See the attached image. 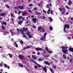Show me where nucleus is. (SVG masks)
I'll list each match as a JSON object with an SVG mask.
<instances>
[{"instance_id":"nucleus-1","label":"nucleus","mask_w":73,"mask_h":73,"mask_svg":"<svg viewBox=\"0 0 73 73\" xmlns=\"http://www.w3.org/2000/svg\"><path fill=\"white\" fill-rule=\"evenodd\" d=\"M62 48V52L64 54H66L68 52V47H64L63 46H61Z\"/></svg>"},{"instance_id":"nucleus-2","label":"nucleus","mask_w":73,"mask_h":73,"mask_svg":"<svg viewBox=\"0 0 73 73\" xmlns=\"http://www.w3.org/2000/svg\"><path fill=\"white\" fill-rule=\"evenodd\" d=\"M64 29H63V31L64 33H67V31L66 30V28H67V29H69V28H70V25L68 24H65L64 25Z\"/></svg>"},{"instance_id":"nucleus-3","label":"nucleus","mask_w":73,"mask_h":73,"mask_svg":"<svg viewBox=\"0 0 73 73\" xmlns=\"http://www.w3.org/2000/svg\"><path fill=\"white\" fill-rule=\"evenodd\" d=\"M19 30L21 33L22 34V35L23 37L24 38H25L27 39V38H27V36L26 35H25V33L23 32V30H22V29H20Z\"/></svg>"},{"instance_id":"nucleus-4","label":"nucleus","mask_w":73,"mask_h":73,"mask_svg":"<svg viewBox=\"0 0 73 73\" xmlns=\"http://www.w3.org/2000/svg\"><path fill=\"white\" fill-rule=\"evenodd\" d=\"M23 6H24V5H23V6H19L18 7H16L15 8H17V9H21V10H23V9H24V7Z\"/></svg>"},{"instance_id":"nucleus-5","label":"nucleus","mask_w":73,"mask_h":73,"mask_svg":"<svg viewBox=\"0 0 73 73\" xmlns=\"http://www.w3.org/2000/svg\"><path fill=\"white\" fill-rule=\"evenodd\" d=\"M47 34L46 33H45L44 34V37H41L40 39V40H43L44 39H46V35Z\"/></svg>"},{"instance_id":"nucleus-6","label":"nucleus","mask_w":73,"mask_h":73,"mask_svg":"<svg viewBox=\"0 0 73 73\" xmlns=\"http://www.w3.org/2000/svg\"><path fill=\"white\" fill-rule=\"evenodd\" d=\"M20 60H24V56L20 54L18 56Z\"/></svg>"},{"instance_id":"nucleus-7","label":"nucleus","mask_w":73,"mask_h":73,"mask_svg":"<svg viewBox=\"0 0 73 73\" xmlns=\"http://www.w3.org/2000/svg\"><path fill=\"white\" fill-rule=\"evenodd\" d=\"M35 50L36 51H42V49L41 48L37 47L35 48Z\"/></svg>"},{"instance_id":"nucleus-8","label":"nucleus","mask_w":73,"mask_h":73,"mask_svg":"<svg viewBox=\"0 0 73 73\" xmlns=\"http://www.w3.org/2000/svg\"><path fill=\"white\" fill-rule=\"evenodd\" d=\"M42 69L45 73H47V69H46V67L45 66L44 67H42Z\"/></svg>"},{"instance_id":"nucleus-9","label":"nucleus","mask_w":73,"mask_h":73,"mask_svg":"<svg viewBox=\"0 0 73 73\" xmlns=\"http://www.w3.org/2000/svg\"><path fill=\"white\" fill-rule=\"evenodd\" d=\"M38 20L37 19L35 18H33L32 19L33 21V23L36 24V21H37V20Z\"/></svg>"},{"instance_id":"nucleus-10","label":"nucleus","mask_w":73,"mask_h":73,"mask_svg":"<svg viewBox=\"0 0 73 73\" xmlns=\"http://www.w3.org/2000/svg\"><path fill=\"white\" fill-rule=\"evenodd\" d=\"M22 15L23 16H27V13L23 12L22 13Z\"/></svg>"},{"instance_id":"nucleus-11","label":"nucleus","mask_w":73,"mask_h":73,"mask_svg":"<svg viewBox=\"0 0 73 73\" xmlns=\"http://www.w3.org/2000/svg\"><path fill=\"white\" fill-rule=\"evenodd\" d=\"M68 5H69V6H70L71 4H72V2L71 1L69 0L68 2Z\"/></svg>"},{"instance_id":"nucleus-12","label":"nucleus","mask_w":73,"mask_h":73,"mask_svg":"<svg viewBox=\"0 0 73 73\" xmlns=\"http://www.w3.org/2000/svg\"><path fill=\"white\" fill-rule=\"evenodd\" d=\"M44 63L46 65H48L49 66V65H50V64L49 62H48L47 61H45V62H44Z\"/></svg>"},{"instance_id":"nucleus-13","label":"nucleus","mask_w":73,"mask_h":73,"mask_svg":"<svg viewBox=\"0 0 73 73\" xmlns=\"http://www.w3.org/2000/svg\"><path fill=\"white\" fill-rule=\"evenodd\" d=\"M26 34L28 36H29V35H31V32L29 31H28L27 33H26Z\"/></svg>"},{"instance_id":"nucleus-14","label":"nucleus","mask_w":73,"mask_h":73,"mask_svg":"<svg viewBox=\"0 0 73 73\" xmlns=\"http://www.w3.org/2000/svg\"><path fill=\"white\" fill-rule=\"evenodd\" d=\"M5 13H2L0 14V16H3V17H4V16H5Z\"/></svg>"},{"instance_id":"nucleus-15","label":"nucleus","mask_w":73,"mask_h":73,"mask_svg":"<svg viewBox=\"0 0 73 73\" xmlns=\"http://www.w3.org/2000/svg\"><path fill=\"white\" fill-rule=\"evenodd\" d=\"M69 51H71L72 52H73V48L70 47L68 48Z\"/></svg>"},{"instance_id":"nucleus-16","label":"nucleus","mask_w":73,"mask_h":73,"mask_svg":"<svg viewBox=\"0 0 73 73\" xmlns=\"http://www.w3.org/2000/svg\"><path fill=\"white\" fill-rule=\"evenodd\" d=\"M23 23V21H22V20H21L19 21L18 22V24H19V25H21V24Z\"/></svg>"},{"instance_id":"nucleus-17","label":"nucleus","mask_w":73,"mask_h":73,"mask_svg":"<svg viewBox=\"0 0 73 73\" xmlns=\"http://www.w3.org/2000/svg\"><path fill=\"white\" fill-rule=\"evenodd\" d=\"M2 25H4L5 26L7 25V23L5 22V21H3L2 23H1Z\"/></svg>"},{"instance_id":"nucleus-18","label":"nucleus","mask_w":73,"mask_h":73,"mask_svg":"<svg viewBox=\"0 0 73 73\" xmlns=\"http://www.w3.org/2000/svg\"><path fill=\"white\" fill-rule=\"evenodd\" d=\"M23 32H25V31L28 30V28L25 29V28L24 27L23 28Z\"/></svg>"},{"instance_id":"nucleus-19","label":"nucleus","mask_w":73,"mask_h":73,"mask_svg":"<svg viewBox=\"0 0 73 73\" xmlns=\"http://www.w3.org/2000/svg\"><path fill=\"white\" fill-rule=\"evenodd\" d=\"M44 60V58H42V59H41V58H39L38 59V61H43Z\"/></svg>"},{"instance_id":"nucleus-20","label":"nucleus","mask_w":73,"mask_h":73,"mask_svg":"<svg viewBox=\"0 0 73 73\" xmlns=\"http://www.w3.org/2000/svg\"><path fill=\"white\" fill-rule=\"evenodd\" d=\"M50 7H49V9L47 11V14H48V15H49L50 14Z\"/></svg>"},{"instance_id":"nucleus-21","label":"nucleus","mask_w":73,"mask_h":73,"mask_svg":"<svg viewBox=\"0 0 73 73\" xmlns=\"http://www.w3.org/2000/svg\"><path fill=\"white\" fill-rule=\"evenodd\" d=\"M40 18L41 19H42V20H45L46 19V18L44 16H40Z\"/></svg>"},{"instance_id":"nucleus-22","label":"nucleus","mask_w":73,"mask_h":73,"mask_svg":"<svg viewBox=\"0 0 73 73\" xmlns=\"http://www.w3.org/2000/svg\"><path fill=\"white\" fill-rule=\"evenodd\" d=\"M19 42H20L21 44V45H23V43H24V42H23V40H19Z\"/></svg>"},{"instance_id":"nucleus-23","label":"nucleus","mask_w":73,"mask_h":73,"mask_svg":"<svg viewBox=\"0 0 73 73\" xmlns=\"http://www.w3.org/2000/svg\"><path fill=\"white\" fill-rule=\"evenodd\" d=\"M49 18L50 23H51V22H52V21H53V19H52V18L50 17H49Z\"/></svg>"},{"instance_id":"nucleus-24","label":"nucleus","mask_w":73,"mask_h":73,"mask_svg":"<svg viewBox=\"0 0 73 73\" xmlns=\"http://www.w3.org/2000/svg\"><path fill=\"white\" fill-rule=\"evenodd\" d=\"M18 64L19 65V66H20L21 68H22V67H24L23 65L20 64V63H18Z\"/></svg>"},{"instance_id":"nucleus-25","label":"nucleus","mask_w":73,"mask_h":73,"mask_svg":"<svg viewBox=\"0 0 73 73\" xmlns=\"http://www.w3.org/2000/svg\"><path fill=\"white\" fill-rule=\"evenodd\" d=\"M63 58H64V59H66V55L64 54H63Z\"/></svg>"},{"instance_id":"nucleus-26","label":"nucleus","mask_w":73,"mask_h":73,"mask_svg":"<svg viewBox=\"0 0 73 73\" xmlns=\"http://www.w3.org/2000/svg\"><path fill=\"white\" fill-rule=\"evenodd\" d=\"M1 28L3 30H5V27L3 25L2 26Z\"/></svg>"},{"instance_id":"nucleus-27","label":"nucleus","mask_w":73,"mask_h":73,"mask_svg":"<svg viewBox=\"0 0 73 73\" xmlns=\"http://www.w3.org/2000/svg\"><path fill=\"white\" fill-rule=\"evenodd\" d=\"M8 55H9L10 58H12L13 57V56H12V54H8Z\"/></svg>"},{"instance_id":"nucleus-28","label":"nucleus","mask_w":73,"mask_h":73,"mask_svg":"<svg viewBox=\"0 0 73 73\" xmlns=\"http://www.w3.org/2000/svg\"><path fill=\"white\" fill-rule=\"evenodd\" d=\"M30 61H32L33 62H34L35 64L36 63V62H35V61H34V60H33L32 59H30Z\"/></svg>"},{"instance_id":"nucleus-29","label":"nucleus","mask_w":73,"mask_h":73,"mask_svg":"<svg viewBox=\"0 0 73 73\" xmlns=\"http://www.w3.org/2000/svg\"><path fill=\"white\" fill-rule=\"evenodd\" d=\"M45 49L46 50L47 52H49V49L48 48V47H45Z\"/></svg>"},{"instance_id":"nucleus-30","label":"nucleus","mask_w":73,"mask_h":73,"mask_svg":"<svg viewBox=\"0 0 73 73\" xmlns=\"http://www.w3.org/2000/svg\"><path fill=\"white\" fill-rule=\"evenodd\" d=\"M23 17L21 16H19V17L18 18V19H19V20H21L22 18H23Z\"/></svg>"},{"instance_id":"nucleus-31","label":"nucleus","mask_w":73,"mask_h":73,"mask_svg":"<svg viewBox=\"0 0 73 73\" xmlns=\"http://www.w3.org/2000/svg\"><path fill=\"white\" fill-rule=\"evenodd\" d=\"M42 27H38V31H40V30H41V29Z\"/></svg>"},{"instance_id":"nucleus-32","label":"nucleus","mask_w":73,"mask_h":73,"mask_svg":"<svg viewBox=\"0 0 73 73\" xmlns=\"http://www.w3.org/2000/svg\"><path fill=\"white\" fill-rule=\"evenodd\" d=\"M4 66L5 68H7V66H8V65H7L6 64H4Z\"/></svg>"},{"instance_id":"nucleus-33","label":"nucleus","mask_w":73,"mask_h":73,"mask_svg":"<svg viewBox=\"0 0 73 73\" xmlns=\"http://www.w3.org/2000/svg\"><path fill=\"white\" fill-rule=\"evenodd\" d=\"M5 5H6V7L7 8H10V7H9V6H8V5L6 4Z\"/></svg>"},{"instance_id":"nucleus-34","label":"nucleus","mask_w":73,"mask_h":73,"mask_svg":"<svg viewBox=\"0 0 73 73\" xmlns=\"http://www.w3.org/2000/svg\"><path fill=\"white\" fill-rule=\"evenodd\" d=\"M49 28L50 31H52L53 30V27L52 26H50Z\"/></svg>"},{"instance_id":"nucleus-35","label":"nucleus","mask_w":73,"mask_h":73,"mask_svg":"<svg viewBox=\"0 0 73 73\" xmlns=\"http://www.w3.org/2000/svg\"><path fill=\"white\" fill-rule=\"evenodd\" d=\"M50 71H51V72H52V73H53V72H53V69H52L51 68H50Z\"/></svg>"},{"instance_id":"nucleus-36","label":"nucleus","mask_w":73,"mask_h":73,"mask_svg":"<svg viewBox=\"0 0 73 73\" xmlns=\"http://www.w3.org/2000/svg\"><path fill=\"white\" fill-rule=\"evenodd\" d=\"M35 64H36V65H37L38 66L39 68L41 67V66L39 65L38 63H37V62H36Z\"/></svg>"},{"instance_id":"nucleus-37","label":"nucleus","mask_w":73,"mask_h":73,"mask_svg":"<svg viewBox=\"0 0 73 73\" xmlns=\"http://www.w3.org/2000/svg\"><path fill=\"white\" fill-rule=\"evenodd\" d=\"M66 8L67 9H70V8L67 5L66 6Z\"/></svg>"},{"instance_id":"nucleus-38","label":"nucleus","mask_w":73,"mask_h":73,"mask_svg":"<svg viewBox=\"0 0 73 73\" xmlns=\"http://www.w3.org/2000/svg\"><path fill=\"white\" fill-rule=\"evenodd\" d=\"M48 53H53V51L51 50H49V51H48Z\"/></svg>"},{"instance_id":"nucleus-39","label":"nucleus","mask_w":73,"mask_h":73,"mask_svg":"<svg viewBox=\"0 0 73 73\" xmlns=\"http://www.w3.org/2000/svg\"><path fill=\"white\" fill-rule=\"evenodd\" d=\"M29 36V38H32V35H29V36Z\"/></svg>"},{"instance_id":"nucleus-40","label":"nucleus","mask_w":73,"mask_h":73,"mask_svg":"<svg viewBox=\"0 0 73 73\" xmlns=\"http://www.w3.org/2000/svg\"><path fill=\"white\" fill-rule=\"evenodd\" d=\"M29 5V7H33V4L32 3L30 4Z\"/></svg>"},{"instance_id":"nucleus-41","label":"nucleus","mask_w":73,"mask_h":73,"mask_svg":"<svg viewBox=\"0 0 73 73\" xmlns=\"http://www.w3.org/2000/svg\"><path fill=\"white\" fill-rule=\"evenodd\" d=\"M38 9V8H34L33 10H34V11H36V10H37Z\"/></svg>"},{"instance_id":"nucleus-42","label":"nucleus","mask_w":73,"mask_h":73,"mask_svg":"<svg viewBox=\"0 0 73 73\" xmlns=\"http://www.w3.org/2000/svg\"><path fill=\"white\" fill-rule=\"evenodd\" d=\"M31 25V23H30L29 24H27V26H30V27L33 26V25Z\"/></svg>"},{"instance_id":"nucleus-43","label":"nucleus","mask_w":73,"mask_h":73,"mask_svg":"<svg viewBox=\"0 0 73 73\" xmlns=\"http://www.w3.org/2000/svg\"><path fill=\"white\" fill-rule=\"evenodd\" d=\"M34 68L35 69H37V68H38V67H37V66L36 65L35 66Z\"/></svg>"},{"instance_id":"nucleus-44","label":"nucleus","mask_w":73,"mask_h":73,"mask_svg":"<svg viewBox=\"0 0 73 73\" xmlns=\"http://www.w3.org/2000/svg\"><path fill=\"white\" fill-rule=\"evenodd\" d=\"M32 58L33 59H34V58H35V56L34 55H32Z\"/></svg>"},{"instance_id":"nucleus-45","label":"nucleus","mask_w":73,"mask_h":73,"mask_svg":"<svg viewBox=\"0 0 73 73\" xmlns=\"http://www.w3.org/2000/svg\"><path fill=\"white\" fill-rule=\"evenodd\" d=\"M49 7V5L48 4H47L46 5V7L47 8H48L49 9V8H50V7Z\"/></svg>"},{"instance_id":"nucleus-46","label":"nucleus","mask_w":73,"mask_h":73,"mask_svg":"<svg viewBox=\"0 0 73 73\" xmlns=\"http://www.w3.org/2000/svg\"><path fill=\"white\" fill-rule=\"evenodd\" d=\"M33 27L34 29H36V26H35L34 25H33Z\"/></svg>"},{"instance_id":"nucleus-47","label":"nucleus","mask_w":73,"mask_h":73,"mask_svg":"<svg viewBox=\"0 0 73 73\" xmlns=\"http://www.w3.org/2000/svg\"><path fill=\"white\" fill-rule=\"evenodd\" d=\"M62 10L63 11H65V8H62Z\"/></svg>"},{"instance_id":"nucleus-48","label":"nucleus","mask_w":73,"mask_h":73,"mask_svg":"<svg viewBox=\"0 0 73 73\" xmlns=\"http://www.w3.org/2000/svg\"><path fill=\"white\" fill-rule=\"evenodd\" d=\"M30 23V22H29V21H27L26 23V24H28V23Z\"/></svg>"},{"instance_id":"nucleus-49","label":"nucleus","mask_w":73,"mask_h":73,"mask_svg":"<svg viewBox=\"0 0 73 73\" xmlns=\"http://www.w3.org/2000/svg\"><path fill=\"white\" fill-rule=\"evenodd\" d=\"M32 54H36V52L35 51H33L32 52Z\"/></svg>"},{"instance_id":"nucleus-50","label":"nucleus","mask_w":73,"mask_h":73,"mask_svg":"<svg viewBox=\"0 0 73 73\" xmlns=\"http://www.w3.org/2000/svg\"><path fill=\"white\" fill-rule=\"evenodd\" d=\"M18 14L19 15H20V14H21V12L20 11H18Z\"/></svg>"},{"instance_id":"nucleus-51","label":"nucleus","mask_w":73,"mask_h":73,"mask_svg":"<svg viewBox=\"0 0 73 73\" xmlns=\"http://www.w3.org/2000/svg\"><path fill=\"white\" fill-rule=\"evenodd\" d=\"M7 68L8 69H10V67L8 65H7Z\"/></svg>"},{"instance_id":"nucleus-52","label":"nucleus","mask_w":73,"mask_h":73,"mask_svg":"<svg viewBox=\"0 0 73 73\" xmlns=\"http://www.w3.org/2000/svg\"><path fill=\"white\" fill-rule=\"evenodd\" d=\"M50 13L51 14H53V11H50Z\"/></svg>"},{"instance_id":"nucleus-53","label":"nucleus","mask_w":73,"mask_h":73,"mask_svg":"<svg viewBox=\"0 0 73 73\" xmlns=\"http://www.w3.org/2000/svg\"><path fill=\"white\" fill-rule=\"evenodd\" d=\"M53 68H54V69H56V66H53Z\"/></svg>"},{"instance_id":"nucleus-54","label":"nucleus","mask_w":73,"mask_h":73,"mask_svg":"<svg viewBox=\"0 0 73 73\" xmlns=\"http://www.w3.org/2000/svg\"><path fill=\"white\" fill-rule=\"evenodd\" d=\"M15 47H16V48H18V44H15Z\"/></svg>"},{"instance_id":"nucleus-55","label":"nucleus","mask_w":73,"mask_h":73,"mask_svg":"<svg viewBox=\"0 0 73 73\" xmlns=\"http://www.w3.org/2000/svg\"><path fill=\"white\" fill-rule=\"evenodd\" d=\"M34 60H36L37 59V57L35 56V58H34Z\"/></svg>"},{"instance_id":"nucleus-56","label":"nucleus","mask_w":73,"mask_h":73,"mask_svg":"<svg viewBox=\"0 0 73 73\" xmlns=\"http://www.w3.org/2000/svg\"><path fill=\"white\" fill-rule=\"evenodd\" d=\"M17 31L18 32V33H19V32H20V31H19V29H17Z\"/></svg>"},{"instance_id":"nucleus-57","label":"nucleus","mask_w":73,"mask_h":73,"mask_svg":"<svg viewBox=\"0 0 73 73\" xmlns=\"http://www.w3.org/2000/svg\"><path fill=\"white\" fill-rule=\"evenodd\" d=\"M28 11L29 12H30V13H32V11H31V10H29Z\"/></svg>"},{"instance_id":"nucleus-58","label":"nucleus","mask_w":73,"mask_h":73,"mask_svg":"<svg viewBox=\"0 0 73 73\" xmlns=\"http://www.w3.org/2000/svg\"><path fill=\"white\" fill-rule=\"evenodd\" d=\"M43 12H44V13H46V11H45L44 10H43Z\"/></svg>"},{"instance_id":"nucleus-59","label":"nucleus","mask_w":73,"mask_h":73,"mask_svg":"<svg viewBox=\"0 0 73 73\" xmlns=\"http://www.w3.org/2000/svg\"><path fill=\"white\" fill-rule=\"evenodd\" d=\"M13 16H14L13 14L11 15V17H13Z\"/></svg>"},{"instance_id":"nucleus-60","label":"nucleus","mask_w":73,"mask_h":73,"mask_svg":"<svg viewBox=\"0 0 73 73\" xmlns=\"http://www.w3.org/2000/svg\"><path fill=\"white\" fill-rule=\"evenodd\" d=\"M22 18H23V19H22V21H23H23H24V20L25 19V18H24V17H22Z\"/></svg>"},{"instance_id":"nucleus-61","label":"nucleus","mask_w":73,"mask_h":73,"mask_svg":"<svg viewBox=\"0 0 73 73\" xmlns=\"http://www.w3.org/2000/svg\"><path fill=\"white\" fill-rule=\"evenodd\" d=\"M42 31H43V32H45V29H42Z\"/></svg>"},{"instance_id":"nucleus-62","label":"nucleus","mask_w":73,"mask_h":73,"mask_svg":"<svg viewBox=\"0 0 73 73\" xmlns=\"http://www.w3.org/2000/svg\"><path fill=\"white\" fill-rule=\"evenodd\" d=\"M61 62H62V63H64V62H65L63 60H61Z\"/></svg>"},{"instance_id":"nucleus-63","label":"nucleus","mask_w":73,"mask_h":73,"mask_svg":"<svg viewBox=\"0 0 73 73\" xmlns=\"http://www.w3.org/2000/svg\"><path fill=\"white\" fill-rule=\"evenodd\" d=\"M61 13L62 15H64V12L63 11Z\"/></svg>"},{"instance_id":"nucleus-64","label":"nucleus","mask_w":73,"mask_h":73,"mask_svg":"<svg viewBox=\"0 0 73 73\" xmlns=\"http://www.w3.org/2000/svg\"><path fill=\"white\" fill-rule=\"evenodd\" d=\"M26 70H27V71H29V69L28 68H27Z\"/></svg>"}]
</instances>
